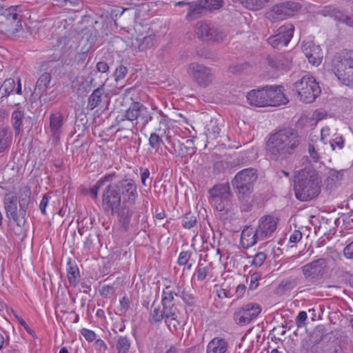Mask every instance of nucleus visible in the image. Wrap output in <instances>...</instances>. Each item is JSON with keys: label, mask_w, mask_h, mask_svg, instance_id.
Here are the masks:
<instances>
[{"label": "nucleus", "mask_w": 353, "mask_h": 353, "mask_svg": "<svg viewBox=\"0 0 353 353\" xmlns=\"http://www.w3.org/2000/svg\"><path fill=\"white\" fill-rule=\"evenodd\" d=\"M301 143L296 130L287 128L270 134L265 144L267 156L274 161L284 160L294 154Z\"/></svg>", "instance_id": "f257e3e1"}, {"label": "nucleus", "mask_w": 353, "mask_h": 353, "mask_svg": "<svg viewBox=\"0 0 353 353\" xmlns=\"http://www.w3.org/2000/svg\"><path fill=\"white\" fill-rule=\"evenodd\" d=\"M134 88H128L123 94V99H129L132 101L130 106L125 111L120 112L117 118V125L122 129L132 130L138 125L144 128L152 121V113L143 103L134 101L131 94L134 92Z\"/></svg>", "instance_id": "f03ea898"}, {"label": "nucleus", "mask_w": 353, "mask_h": 353, "mask_svg": "<svg viewBox=\"0 0 353 353\" xmlns=\"http://www.w3.org/2000/svg\"><path fill=\"white\" fill-rule=\"evenodd\" d=\"M321 180L318 172L312 168L301 170L294 180V190L297 199L312 200L321 192Z\"/></svg>", "instance_id": "7ed1b4c3"}, {"label": "nucleus", "mask_w": 353, "mask_h": 353, "mask_svg": "<svg viewBox=\"0 0 353 353\" xmlns=\"http://www.w3.org/2000/svg\"><path fill=\"white\" fill-rule=\"evenodd\" d=\"M102 207L104 211L117 214L125 231L128 230L133 214L132 210L121 205V199L114 183L108 185L103 192Z\"/></svg>", "instance_id": "20e7f679"}, {"label": "nucleus", "mask_w": 353, "mask_h": 353, "mask_svg": "<svg viewBox=\"0 0 353 353\" xmlns=\"http://www.w3.org/2000/svg\"><path fill=\"white\" fill-rule=\"evenodd\" d=\"M257 178V170L250 168L239 172L232 180V185L244 210L248 211L252 207L251 194Z\"/></svg>", "instance_id": "39448f33"}, {"label": "nucleus", "mask_w": 353, "mask_h": 353, "mask_svg": "<svg viewBox=\"0 0 353 353\" xmlns=\"http://www.w3.org/2000/svg\"><path fill=\"white\" fill-rule=\"evenodd\" d=\"M148 321L151 325H159L164 321L172 333L176 332L184 325L181 314L178 309L161 312V305L156 301L151 305Z\"/></svg>", "instance_id": "423d86ee"}, {"label": "nucleus", "mask_w": 353, "mask_h": 353, "mask_svg": "<svg viewBox=\"0 0 353 353\" xmlns=\"http://www.w3.org/2000/svg\"><path fill=\"white\" fill-rule=\"evenodd\" d=\"M332 70L339 81L347 86H353V52L335 55Z\"/></svg>", "instance_id": "0eeeda50"}, {"label": "nucleus", "mask_w": 353, "mask_h": 353, "mask_svg": "<svg viewBox=\"0 0 353 353\" xmlns=\"http://www.w3.org/2000/svg\"><path fill=\"white\" fill-rule=\"evenodd\" d=\"M23 14L20 6H13L5 9L0 15V33L14 35L23 29Z\"/></svg>", "instance_id": "6e6552de"}, {"label": "nucleus", "mask_w": 353, "mask_h": 353, "mask_svg": "<svg viewBox=\"0 0 353 353\" xmlns=\"http://www.w3.org/2000/svg\"><path fill=\"white\" fill-rule=\"evenodd\" d=\"M294 89L304 103L313 102L321 94V90L313 77L304 76L294 83Z\"/></svg>", "instance_id": "1a4fd4ad"}, {"label": "nucleus", "mask_w": 353, "mask_h": 353, "mask_svg": "<svg viewBox=\"0 0 353 353\" xmlns=\"http://www.w3.org/2000/svg\"><path fill=\"white\" fill-rule=\"evenodd\" d=\"M187 72L199 86L206 88L214 80V74L211 68L198 63H192L188 65Z\"/></svg>", "instance_id": "9d476101"}, {"label": "nucleus", "mask_w": 353, "mask_h": 353, "mask_svg": "<svg viewBox=\"0 0 353 353\" xmlns=\"http://www.w3.org/2000/svg\"><path fill=\"white\" fill-rule=\"evenodd\" d=\"M210 194V203L215 209L222 212L230 201L232 192L228 183L214 185L209 190Z\"/></svg>", "instance_id": "9b49d317"}, {"label": "nucleus", "mask_w": 353, "mask_h": 353, "mask_svg": "<svg viewBox=\"0 0 353 353\" xmlns=\"http://www.w3.org/2000/svg\"><path fill=\"white\" fill-rule=\"evenodd\" d=\"M121 197H123V204L129 208L135 204L138 197L137 185L132 179H123L114 183Z\"/></svg>", "instance_id": "f8f14e48"}, {"label": "nucleus", "mask_w": 353, "mask_h": 353, "mask_svg": "<svg viewBox=\"0 0 353 353\" xmlns=\"http://www.w3.org/2000/svg\"><path fill=\"white\" fill-rule=\"evenodd\" d=\"M195 34L203 42H221L226 34L206 21H199L196 24Z\"/></svg>", "instance_id": "ddd939ff"}, {"label": "nucleus", "mask_w": 353, "mask_h": 353, "mask_svg": "<svg viewBox=\"0 0 353 353\" xmlns=\"http://www.w3.org/2000/svg\"><path fill=\"white\" fill-rule=\"evenodd\" d=\"M261 312V307L257 303H248L237 308L233 314L234 322L239 325H245L256 319Z\"/></svg>", "instance_id": "4468645a"}, {"label": "nucleus", "mask_w": 353, "mask_h": 353, "mask_svg": "<svg viewBox=\"0 0 353 353\" xmlns=\"http://www.w3.org/2000/svg\"><path fill=\"white\" fill-rule=\"evenodd\" d=\"M301 8V5L299 2L289 1L274 6L268 14L272 19L279 21L293 16Z\"/></svg>", "instance_id": "2eb2a0df"}, {"label": "nucleus", "mask_w": 353, "mask_h": 353, "mask_svg": "<svg viewBox=\"0 0 353 353\" xmlns=\"http://www.w3.org/2000/svg\"><path fill=\"white\" fill-rule=\"evenodd\" d=\"M326 267V260L320 258L302 266L301 271L305 280L310 281L321 279L325 273Z\"/></svg>", "instance_id": "dca6fc26"}, {"label": "nucleus", "mask_w": 353, "mask_h": 353, "mask_svg": "<svg viewBox=\"0 0 353 353\" xmlns=\"http://www.w3.org/2000/svg\"><path fill=\"white\" fill-rule=\"evenodd\" d=\"M3 202L6 218L13 221L18 226L23 225L24 224H23V219H21L20 209L18 210L17 196L15 194L6 193Z\"/></svg>", "instance_id": "f3484780"}, {"label": "nucleus", "mask_w": 353, "mask_h": 353, "mask_svg": "<svg viewBox=\"0 0 353 353\" xmlns=\"http://www.w3.org/2000/svg\"><path fill=\"white\" fill-rule=\"evenodd\" d=\"M294 27L289 24L281 26L275 35L270 37L267 41L274 48L286 46L293 37Z\"/></svg>", "instance_id": "a211bd4d"}, {"label": "nucleus", "mask_w": 353, "mask_h": 353, "mask_svg": "<svg viewBox=\"0 0 353 353\" xmlns=\"http://www.w3.org/2000/svg\"><path fill=\"white\" fill-rule=\"evenodd\" d=\"M277 221L271 215L262 216L259 221L258 227L256 228V234L259 239H263L270 236L276 228Z\"/></svg>", "instance_id": "6ab92c4d"}, {"label": "nucleus", "mask_w": 353, "mask_h": 353, "mask_svg": "<svg viewBox=\"0 0 353 353\" xmlns=\"http://www.w3.org/2000/svg\"><path fill=\"white\" fill-rule=\"evenodd\" d=\"M302 50L310 63L319 65L321 63L323 53L319 46L312 41H307L303 44Z\"/></svg>", "instance_id": "aec40b11"}, {"label": "nucleus", "mask_w": 353, "mask_h": 353, "mask_svg": "<svg viewBox=\"0 0 353 353\" xmlns=\"http://www.w3.org/2000/svg\"><path fill=\"white\" fill-rule=\"evenodd\" d=\"M267 91L266 99L268 101V106H278L285 104L288 100L282 91V87H270L265 88Z\"/></svg>", "instance_id": "412c9836"}, {"label": "nucleus", "mask_w": 353, "mask_h": 353, "mask_svg": "<svg viewBox=\"0 0 353 353\" xmlns=\"http://www.w3.org/2000/svg\"><path fill=\"white\" fill-rule=\"evenodd\" d=\"M175 154L181 157H192L195 153L194 143L192 139L178 140L173 143Z\"/></svg>", "instance_id": "4be33fe9"}, {"label": "nucleus", "mask_w": 353, "mask_h": 353, "mask_svg": "<svg viewBox=\"0 0 353 353\" xmlns=\"http://www.w3.org/2000/svg\"><path fill=\"white\" fill-rule=\"evenodd\" d=\"M203 0H196L189 3L185 19L188 21L199 19L208 12Z\"/></svg>", "instance_id": "5701e85b"}, {"label": "nucleus", "mask_w": 353, "mask_h": 353, "mask_svg": "<svg viewBox=\"0 0 353 353\" xmlns=\"http://www.w3.org/2000/svg\"><path fill=\"white\" fill-rule=\"evenodd\" d=\"M316 12L324 17H332L334 20L343 23H345L348 17L343 10L330 5L320 8Z\"/></svg>", "instance_id": "b1692460"}, {"label": "nucleus", "mask_w": 353, "mask_h": 353, "mask_svg": "<svg viewBox=\"0 0 353 353\" xmlns=\"http://www.w3.org/2000/svg\"><path fill=\"white\" fill-rule=\"evenodd\" d=\"M256 234V230L250 226H246L241 234L240 244L243 249H248L254 245L257 240H261Z\"/></svg>", "instance_id": "393cba45"}, {"label": "nucleus", "mask_w": 353, "mask_h": 353, "mask_svg": "<svg viewBox=\"0 0 353 353\" xmlns=\"http://www.w3.org/2000/svg\"><path fill=\"white\" fill-rule=\"evenodd\" d=\"M174 296L177 294L172 287L168 285L163 289L160 304L161 312L178 309L174 303Z\"/></svg>", "instance_id": "a878e982"}, {"label": "nucleus", "mask_w": 353, "mask_h": 353, "mask_svg": "<svg viewBox=\"0 0 353 353\" xmlns=\"http://www.w3.org/2000/svg\"><path fill=\"white\" fill-rule=\"evenodd\" d=\"M267 91L265 88L261 90H252L247 94V99L252 105L257 107L268 106V101L266 99Z\"/></svg>", "instance_id": "bb28decb"}, {"label": "nucleus", "mask_w": 353, "mask_h": 353, "mask_svg": "<svg viewBox=\"0 0 353 353\" xmlns=\"http://www.w3.org/2000/svg\"><path fill=\"white\" fill-rule=\"evenodd\" d=\"M266 61L270 67L276 70L288 68L290 65V60L281 54H268Z\"/></svg>", "instance_id": "cd10ccee"}, {"label": "nucleus", "mask_w": 353, "mask_h": 353, "mask_svg": "<svg viewBox=\"0 0 353 353\" xmlns=\"http://www.w3.org/2000/svg\"><path fill=\"white\" fill-rule=\"evenodd\" d=\"M31 200V191L28 187H23L20 190V196L19 199V209L23 219V224L26 222V211L28 208Z\"/></svg>", "instance_id": "c85d7f7f"}, {"label": "nucleus", "mask_w": 353, "mask_h": 353, "mask_svg": "<svg viewBox=\"0 0 353 353\" xmlns=\"http://www.w3.org/2000/svg\"><path fill=\"white\" fill-rule=\"evenodd\" d=\"M50 81L51 74L50 73L44 72L42 74L36 83L32 96L38 98L43 96L46 93Z\"/></svg>", "instance_id": "c756f323"}, {"label": "nucleus", "mask_w": 353, "mask_h": 353, "mask_svg": "<svg viewBox=\"0 0 353 353\" xmlns=\"http://www.w3.org/2000/svg\"><path fill=\"white\" fill-rule=\"evenodd\" d=\"M50 132L53 139L56 141L59 139L63 125V116L61 113L51 114L49 118Z\"/></svg>", "instance_id": "7c9ffc66"}, {"label": "nucleus", "mask_w": 353, "mask_h": 353, "mask_svg": "<svg viewBox=\"0 0 353 353\" xmlns=\"http://www.w3.org/2000/svg\"><path fill=\"white\" fill-rule=\"evenodd\" d=\"M12 143V132L6 128H0V154L8 153Z\"/></svg>", "instance_id": "2f4dec72"}, {"label": "nucleus", "mask_w": 353, "mask_h": 353, "mask_svg": "<svg viewBox=\"0 0 353 353\" xmlns=\"http://www.w3.org/2000/svg\"><path fill=\"white\" fill-rule=\"evenodd\" d=\"M228 344L223 339L214 338L208 345L207 353H226Z\"/></svg>", "instance_id": "473e14b6"}, {"label": "nucleus", "mask_w": 353, "mask_h": 353, "mask_svg": "<svg viewBox=\"0 0 353 353\" xmlns=\"http://www.w3.org/2000/svg\"><path fill=\"white\" fill-rule=\"evenodd\" d=\"M104 94V85L95 89L90 95L88 99V108L92 110L95 108L101 105Z\"/></svg>", "instance_id": "72a5a7b5"}, {"label": "nucleus", "mask_w": 353, "mask_h": 353, "mask_svg": "<svg viewBox=\"0 0 353 353\" xmlns=\"http://www.w3.org/2000/svg\"><path fill=\"white\" fill-rule=\"evenodd\" d=\"M234 3H238L250 10H259L263 8L268 0H232Z\"/></svg>", "instance_id": "f704fd0d"}, {"label": "nucleus", "mask_w": 353, "mask_h": 353, "mask_svg": "<svg viewBox=\"0 0 353 353\" xmlns=\"http://www.w3.org/2000/svg\"><path fill=\"white\" fill-rule=\"evenodd\" d=\"M68 279L71 285L76 286L80 279L79 271L77 265H72L70 261L67 263Z\"/></svg>", "instance_id": "c9c22d12"}, {"label": "nucleus", "mask_w": 353, "mask_h": 353, "mask_svg": "<svg viewBox=\"0 0 353 353\" xmlns=\"http://www.w3.org/2000/svg\"><path fill=\"white\" fill-rule=\"evenodd\" d=\"M343 176V170H331L327 179V186L331 190L336 188Z\"/></svg>", "instance_id": "e433bc0d"}, {"label": "nucleus", "mask_w": 353, "mask_h": 353, "mask_svg": "<svg viewBox=\"0 0 353 353\" xmlns=\"http://www.w3.org/2000/svg\"><path fill=\"white\" fill-rule=\"evenodd\" d=\"M221 128L216 119H211L205 126V134L208 138L216 139L220 133Z\"/></svg>", "instance_id": "4c0bfd02"}, {"label": "nucleus", "mask_w": 353, "mask_h": 353, "mask_svg": "<svg viewBox=\"0 0 353 353\" xmlns=\"http://www.w3.org/2000/svg\"><path fill=\"white\" fill-rule=\"evenodd\" d=\"M131 345L130 339L127 336H119L116 343L117 353H128Z\"/></svg>", "instance_id": "58836bf2"}, {"label": "nucleus", "mask_w": 353, "mask_h": 353, "mask_svg": "<svg viewBox=\"0 0 353 353\" xmlns=\"http://www.w3.org/2000/svg\"><path fill=\"white\" fill-rule=\"evenodd\" d=\"M155 38L154 35L145 36L141 39H136L137 47L140 51L150 49L154 45Z\"/></svg>", "instance_id": "ea45409f"}, {"label": "nucleus", "mask_w": 353, "mask_h": 353, "mask_svg": "<svg viewBox=\"0 0 353 353\" xmlns=\"http://www.w3.org/2000/svg\"><path fill=\"white\" fill-rule=\"evenodd\" d=\"M15 81L13 79H6L0 87V98L7 97L14 90Z\"/></svg>", "instance_id": "a19ab883"}, {"label": "nucleus", "mask_w": 353, "mask_h": 353, "mask_svg": "<svg viewBox=\"0 0 353 353\" xmlns=\"http://www.w3.org/2000/svg\"><path fill=\"white\" fill-rule=\"evenodd\" d=\"M23 118L24 112L21 110H14L12 114V122L16 135H19L21 132Z\"/></svg>", "instance_id": "79ce46f5"}, {"label": "nucleus", "mask_w": 353, "mask_h": 353, "mask_svg": "<svg viewBox=\"0 0 353 353\" xmlns=\"http://www.w3.org/2000/svg\"><path fill=\"white\" fill-rule=\"evenodd\" d=\"M196 223V216L190 212L185 213V215L181 217L182 225L185 229L192 228Z\"/></svg>", "instance_id": "37998d69"}, {"label": "nucleus", "mask_w": 353, "mask_h": 353, "mask_svg": "<svg viewBox=\"0 0 353 353\" xmlns=\"http://www.w3.org/2000/svg\"><path fill=\"white\" fill-rule=\"evenodd\" d=\"M298 285L296 279H286L281 281L279 285V290L282 292L289 291L294 289Z\"/></svg>", "instance_id": "c03bdc74"}, {"label": "nucleus", "mask_w": 353, "mask_h": 353, "mask_svg": "<svg viewBox=\"0 0 353 353\" xmlns=\"http://www.w3.org/2000/svg\"><path fill=\"white\" fill-rule=\"evenodd\" d=\"M70 40L68 37H61L58 40V43L57 45V48L61 51V52L57 55L55 57L56 60H59L62 54L66 52L71 46H68Z\"/></svg>", "instance_id": "a18cd8bd"}, {"label": "nucleus", "mask_w": 353, "mask_h": 353, "mask_svg": "<svg viewBox=\"0 0 353 353\" xmlns=\"http://www.w3.org/2000/svg\"><path fill=\"white\" fill-rule=\"evenodd\" d=\"M212 270L211 264H208L205 267H202V265L199 263L196 268V279L198 281H202L205 279L207 275Z\"/></svg>", "instance_id": "49530a36"}, {"label": "nucleus", "mask_w": 353, "mask_h": 353, "mask_svg": "<svg viewBox=\"0 0 353 353\" xmlns=\"http://www.w3.org/2000/svg\"><path fill=\"white\" fill-rule=\"evenodd\" d=\"M206 10L212 11L214 10H219L223 7L224 2L223 0H203Z\"/></svg>", "instance_id": "de8ad7c7"}, {"label": "nucleus", "mask_w": 353, "mask_h": 353, "mask_svg": "<svg viewBox=\"0 0 353 353\" xmlns=\"http://www.w3.org/2000/svg\"><path fill=\"white\" fill-rule=\"evenodd\" d=\"M128 68L126 66L123 65V64H120L119 65H118L116 69H115V71L114 72V80L116 81H119L121 79H123L126 74H128Z\"/></svg>", "instance_id": "09e8293b"}, {"label": "nucleus", "mask_w": 353, "mask_h": 353, "mask_svg": "<svg viewBox=\"0 0 353 353\" xmlns=\"http://www.w3.org/2000/svg\"><path fill=\"white\" fill-rule=\"evenodd\" d=\"M116 176L117 174L115 172L107 174L99 180H98L94 186L99 190L102 186L104 185L105 183L112 182L116 178Z\"/></svg>", "instance_id": "8fccbe9b"}, {"label": "nucleus", "mask_w": 353, "mask_h": 353, "mask_svg": "<svg viewBox=\"0 0 353 353\" xmlns=\"http://www.w3.org/2000/svg\"><path fill=\"white\" fill-rule=\"evenodd\" d=\"M266 259V254L263 252L256 253L252 259V265L256 268L261 267Z\"/></svg>", "instance_id": "3c124183"}, {"label": "nucleus", "mask_w": 353, "mask_h": 353, "mask_svg": "<svg viewBox=\"0 0 353 353\" xmlns=\"http://www.w3.org/2000/svg\"><path fill=\"white\" fill-rule=\"evenodd\" d=\"M192 256V252L190 251H183L179 254L177 263L180 266L185 265L188 264V261L190 260Z\"/></svg>", "instance_id": "603ef678"}, {"label": "nucleus", "mask_w": 353, "mask_h": 353, "mask_svg": "<svg viewBox=\"0 0 353 353\" xmlns=\"http://www.w3.org/2000/svg\"><path fill=\"white\" fill-rule=\"evenodd\" d=\"M162 142L161 138L155 132L150 134L149 138V145L154 149L157 150Z\"/></svg>", "instance_id": "864d4df0"}, {"label": "nucleus", "mask_w": 353, "mask_h": 353, "mask_svg": "<svg viewBox=\"0 0 353 353\" xmlns=\"http://www.w3.org/2000/svg\"><path fill=\"white\" fill-rule=\"evenodd\" d=\"M115 292V288L112 285H103L99 290L100 294L104 298H108Z\"/></svg>", "instance_id": "5fc2aeb1"}, {"label": "nucleus", "mask_w": 353, "mask_h": 353, "mask_svg": "<svg viewBox=\"0 0 353 353\" xmlns=\"http://www.w3.org/2000/svg\"><path fill=\"white\" fill-rule=\"evenodd\" d=\"M307 319V315L306 312L301 311L297 316L296 317V324L298 327H302L305 325V321Z\"/></svg>", "instance_id": "6e6d98bb"}, {"label": "nucleus", "mask_w": 353, "mask_h": 353, "mask_svg": "<svg viewBox=\"0 0 353 353\" xmlns=\"http://www.w3.org/2000/svg\"><path fill=\"white\" fill-rule=\"evenodd\" d=\"M181 298L188 305L193 306L195 305V298L192 294L183 290L182 292Z\"/></svg>", "instance_id": "4d7b16f0"}, {"label": "nucleus", "mask_w": 353, "mask_h": 353, "mask_svg": "<svg viewBox=\"0 0 353 353\" xmlns=\"http://www.w3.org/2000/svg\"><path fill=\"white\" fill-rule=\"evenodd\" d=\"M261 279L257 273H254L250 276V283L249 285L250 290H255L259 285V280Z\"/></svg>", "instance_id": "13d9d810"}, {"label": "nucleus", "mask_w": 353, "mask_h": 353, "mask_svg": "<svg viewBox=\"0 0 353 353\" xmlns=\"http://www.w3.org/2000/svg\"><path fill=\"white\" fill-rule=\"evenodd\" d=\"M81 333L89 342H92L96 339V334L92 330L83 328L81 330Z\"/></svg>", "instance_id": "bf43d9fd"}, {"label": "nucleus", "mask_w": 353, "mask_h": 353, "mask_svg": "<svg viewBox=\"0 0 353 353\" xmlns=\"http://www.w3.org/2000/svg\"><path fill=\"white\" fill-rule=\"evenodd\" d=\"M308 153L310 154V157L314 161V162H318L319 161L320 156L314 146L312 144H309L308 145Z\"/></svg>", "instance_id": "052dcab7"}, {"label": "nucleus", "mask_w": 353, "mask_h": 353, "mask_svg": "<svg viewBox=\"0 0 353 353\" xmlns=\"http://www.w3.org/2000/svg\"><path fill=\"white\" fill-rule=\"evenodd\" d=\"M107 61H101L97 63L96 68L99 72L105 73L109 70L110 66Z\"/></svg>", "instance_id": "680f3d73"}, {"label": "nucleus", "mask_w": 353, "mask_h": 353, "mask_svg": "<svg viewBox=\"0 0 353 353\" xmlns=\"http://www.w3.org/2000/svg\"><path fill=\"white\" fill-rule=\"evenodd\" d=\"M325 345L324 344L318 345V344H312L310 347V350L307 353H325Z\"/></svg>", "instance_id": "e2e57ef3"}, {"label": "nucleus", "mask_w": 353, "mask_h": 353, "mask_svg": "<svg viewBox=\"0 0 353 353\" xmlns=\"http://www.w3.org/2000/svg\"><path fill=\"white\" fill-rule=\"evenodd\" d=\"M343 254L347 259H353V241L344 248Z\"/></svg>", "instance_id": "0e129e2a"}, {"label": "nucleus", "mask_w": 353, "mask_h": 353, "mask_svg": "<svg viewBox=\"0 0 353 353\" xmlns=\"http://www.w3.org/2000/svg\"><path fill=\"white\" fill-rule=\"evenodd\" d=\"M245 63H238L229 67V71L234 74L241 72L245 68Z\"/></svg>", "instance_id": "69168bd1"}, {"label": "nucleus", "mask_w": 353, "mask_h": 353, "mask_svg": "<svg viewBox=\"0 0 353 353\" xmlns=\"http://www.w3.org/2000/svg\"><path fill=\"white\" fill-rule=\"evenodd\" d=\"M246 289H247V288H246L245 285H244V284L238 285L236 288L235 293H234V296H236V299L241 298L244 295V294L246 291Z\"/></svg>", "instance_id": "338daca9"}, {"label": "nucleus", "mask_w": 353, "mask_h": 353, "mask_svg": "<svg viewBox=\"0 0 353 353\" xmlns=\"http://www.w3.org/2000/svg\"><path fill=\"white\" fill-rule=\"evenodd\" d=\"M344 145V141L341 137H336L334 139L330 141V145L333 150H334L335 146H337L339 149L343 148Z\"/></svg>", "instance_id": "774afa93"}]
</instances>
